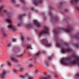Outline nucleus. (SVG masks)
I'll use <instances>...</instances> for the list:
<instances>
[{"label":"nucleus","instance_id":"f257e3e1","mask_svg":"<svg viewBox=\"0 0 79 79\" xmlns=\"http://www.w3.org/2000/svg\"><path fill=\"white\" fill-rule=\"evenodd\" d=\"M62 64H78L79 66V58L75 55L73 54L71 56L66 58H62L60 60Z\"/></svg>","mask_w":79,"mask_h":79},{"label":"nucleus","instance_id":"f03ea898","mask_svg":"<svg viewBox=\"0 0 79 79\" xmlns=\"http://www.w3.org/2000/svg\"><path fill=\"white\" fill-rule=\"evenodd\" d=\"M72 30H73L72 27L71 26H69L67 28H59V29L57 30H53V32L54 34H55L54 36L56 41H58V35H57V34L58 33L59 31H65V32H69L72 31Z\"/></svg>","mask_w":79,"mask_h":79},{"label":"nucleus","instance_id":"7ed1b4c3","mask_svg":"<svg viewBox=\"0 0 79 79\" xmlns=\"http://www.w3.org/2000/svg\"><path fill=\"white\" fill-rule=\"evenodd\" d=\"M4 7H5L4 5L0 6V16H2L5 14L7 15L9 19H6V21L9 24H11L12 21L10 18L12 16V14L8 12L6 10H4L3 11H2V9Z\"/></svg>","mask_w":79,"mask_h":79},{"label":"nucleus","instance_id":"20e7f679","mask_svg":"<svg viewBox=\"0 0 79 79\" xmlns=\"http://www.w3.org/2000/svg\"><path fill=\"white\" fill-rule=\"evenodd\" d=\"M41 42H42V43H43V44H45L46 47H50L52 45V44L50 43L47 44L48 42V40H47L46 39H43L41 40Z\"/></svg>","mask_w":79,"mask_h":79},{"label":"nucleus","instance_id":"39448f33","mask_svg":"<svg viewBox=\"0 0 79 79\" xmlns=\"http://www.w3.org/2000/svg\"><path fill=\"white\" fill-rule=\"evenodd\" d=\"M44 75L45 77H40L39 79H51V76L48 75L47 73H44Z\"/></svg>","mask_w":79,"mask_h":79},{"label":"nucleus","instance_id":"423d86ee","mask_svg":"<svg viewBox=\"0 0 79 79\" xmlns=\"http://www.w3.org/2000/svg\"><path fill=\"white\" fill-rule=\"evenodd\" d=\"M48 33V29L47 28H45L44 30L40 31L39 33V36L41 37L43 35L45 34Z\"/></svg>","mask_w":79,"mask_h":79},{"label":"nucleus","instance_id":"0eeeda50","mask_svg":"<svg viewBox=\"0 0 79 79\" xmlns=\"http://www.w3.org/2000/svg\"><path fill=\"white\" fill-rule=\"evenodd\" d=\"M0 29L3 37H7V34L5 33V29L4 28H1Z\"/></svg>","mask_w":79,"mask_h":79},{"label":"nucleus","instance_id":"6e6552de","mask_svg":"<svg viewBox=\"0 0 79 79\" xmlns=\"http://www.w3.org/2000/svg\"><path fill=\"white\" fill-rule=\"evenodd\" d=\"M61 52L62 53H64V52H71V49L69 48L66 49L63 48L61 49Z\"/></svg>","mask_w":79,"mask_h":79},{"label":"nucleus","instance_id":"1a4fd4ad","mask_svg":"<svg viewBox=\"0 0 79 79\" xmlns=\"http://www.w3.org/2000/svg\"><path fill=\"white\" fill-rule=\"evenodd\" d=\"M51 19H52L54 22H57L58 21V18L57 16H54L51 17Z\"/></svg>","mask_w":79,"mask_h":79},{"label":"nucleus","instance_id":"9d476101","mask_svg":"<svg viewBox=\"0 0 79 79\" xmlns=\"http://www.w3.org/2000/svg\"><path fill=\"white\" fill-rule=\"evenodd\" d=\"M34 24L35 25V26H36L38 27H40V25L39 24V22L37 20H34Z\"/></svg>","mask_w":79,"mask_h":79},{"label":"nucleus","instance_id":"9b49d317","mask_svg":"<svg viewBox=\"0 0 79 79\" xmlns=\"http://www.w3.org/2000/svg\"><path fill=\"white\" fill-rule=\"evenodd\" d=\"M8 28H9L10 29H12V30L14 31H16V29H15V28L13 25L10 24L8 25Z\"/></svg>","mask_w":79,"mask_h":79},{"label":"nucleus","instance_id":"f8f14e48","mask_svg":"<svg viewBox=\"0 0 79 79\" xmlns=\"http://www.w3.org/2000/svg\"><path fill=\"white\" fill-rule=\"evenodd\" d=\"M33 3L35 5H38V3H41L42 1L39 0H33Z\"/></svg>","mask_w":79,"mask_h":79},{"label":"nucleus","instance_id":"ddd939ff","mask_svg":"<svg viewBox=\"0 0 79 79\" xmlns=\"http://www.w3.org/2000/svg\"><path fill=\"white\" fill-rule=\"evenodd\" d=\"M11 60L13 62H15V63H17L19 61V60H18L15 58V57H11Z\"/></svg>","mask_w":79,"mask_h":79},{"label":"nucleus","instance_id":"4468645a","mask_svg":"<svg viewBox=\"0 0 79 79\" xmlns=\"http://www.w3.org/2000/svg\"><path fill=\"white\" fill-rule=\"evenodd\" d=\"M6 71H3L2 73H0V76H1V78H4L5 76L6 75Z\"/></svg>","mask_w":79,"mask_h":79},{"label":"nucleus","instance_id":"2eb2a0df","mask_svg":"<svg viewBox=\"0 0 79 79\" xmlns=\"http://www.w3.org/2000/svg\"><path fill=\"white\" fill-rule=\"evenodd\" d=\"M20 77L21 79H24L26 77H29V74L26 73L24 75H21L20 76Z\"/></svg>","mask_w":79,"mask_h":79},{"label":"nucleus","instance_id":"dca6fc26","mask_svg":"<svg viewBox=\"0 0 79 79\" xmlns=\"http://www.w3.org/2000/svg\"><path fill=\"white\" fill-rule=\"evenodd\" d=\"M49 14L50 16H52V13H51V11H52V9H53V7L50 6H49Z\"/></svg>","mask_w":79,"mask_h":79},{"label":"nucleus","instance_id":"f3484780","mask_svg":"<svg viewBox=\"0 0 79 79\" xmlns=\"http://www.w3.org/2000/svg\"><path fill=\"white\" fill-rule=\"evenodd\" d=\"M26 16V14H23L22 15H19L18 18H19L20 20H21V19H22V18H23V17H24V16Z\"/></svg>","mask_w":79,"mask_h":79},{"label":"nucleus","instance_id":"a211bd4d","mask_svg":"<svg viewBox=\"0 0 79 79\" xmlns=\"http://www.w3.org/2000/svg\"><path fill=\"white\" fill-rule=\"evenodd\" d=\"M26 28L27 29H29L30 28H32V25L30 24H27L26 25Z\"/></svg>","mask_w":79,"mask_h":79},{"label":"nucleus","instance_id":"6ab92c4d","mask_svg":"<svg viewBox=\"0 0 79 79\" xmlns=\"http://www.w3.org/2000/svg\"><path fill=\"white\" fill-rule=\"evenodd\" d=\"M41 53H42V52L40 51H39L35 55V57H38V56H39L40 54H41Z\"/></svg>","mask_w":79,"mask_h":79},{"label":"nucleus","instance_id":"aec40b11","mask_svg":"<svg viewBox=\"0 0 79 79\" xmlns=\"http://www.w3.org/2000/svg\"><path fill=\"white\" fill-rule=\"evenodd\" d=\"M79 1V0H71V2L72 4L74 3H77Z\"/></svg>","mask_w":79,"mask_h":79},{"label":"nucleus","instance_id":"412c9836","mask_svg":"<svg viewBox=\"0 0 79 79\" xmlns=\"http://www.w3.org/2000/svg\"><path fill=\"white\" fill-rule=\"evenodd\" d=\"M74 37L76 39H79V34H77L75 35Z\"/></svg>","mask_w":79,"mask_h":79},{"label":"nucleus","instance_id":"4be33fe9","mask_svg":"<svg viewBox=\"0 0 79 79\" xmlns=\"http://www.w3.org/2000/svg\"><path fill=\"white\" fill-rule=\"evenodd\" d=\"M28 49H32V48L31 47V45L28 44L27 47Z\"/></svg>","mask_w":79,"mask_h":79},{"label":"nucleus","instance_id":"5701e85b","mask_svg":"<svg viewBox=\"0 0 79 79\" xmlns=\"http://www.w3.org/2000/svg\"><path fill=\"white\" fill-rule=\"evenodd\" d=\"M54 77H55V78H59V76L56 73L54 74Z\"/></svg>","mask_w":79,"mask_h":79},{"label":"nucleus","instance_id":"b1692460","mask_svg":"<svg viewBox=\"0 0 79 79\" xmlns=\"http://www.w3.org/2000/svg\"><path fill=\"white\" fill-rule=\"evenodd\" d=\"M24 52L23 53L21 54L18 55H17V56H18V57L22 56L23 55V54H24V53H25V50H24Z\"/></svg>","mask_w":79,"mask_h":79},{"label":"nucleus","instance_id":"393cba45","mask_svg":"<svg viewBox=\"0 0 79 79\" xmlns=\"http://www.w3.org/2000/svg\"><path fill=\"white\" fill-rule=\"evenodd\" d=\"M6 63H7V64H8V65L9 66H11V63H10V62H7L6 61Z\"/></svg>","mask_w":79,"mask_h":79},{"label":"nucleus","instance_id":"a878e982","mask_svg":"<svg viewBox=\"0 0 79 79\" xmlns=\"http://www.w3.org/2000/svg\"><path fill=\"white\" fill-rule=\"evenodd\" d=\"M64 2L63 1L60 2V7H61V6H62V5H63V4H64Z\"/></svg>","mask_w":79,"mask_h":79},{"label":"nucleus","instance_id":"bb28decb","mask_svg":"<svg viewBox=\"0 0 79 79\" xmlns=\"http://www.w3.org/2000/svg\"><path fill=\"white\" fill-rule=\"evenodd\" d=\"M23 70H24V69L22 67V68H20L19 70V71H20V72H21L23 71Z\"/></svg>","mask_w":79,"mask_h":79},{"label":"nucleus","instance_id":"cd10ccee","mask_svg":"<svg viewBox=\"0 0 79 79\" xmlns=\"http://www.w3.org/2000/svg\"><path fill=\"white\" fill-rule=\"evenodd\" d=\"M13 52L14 53H16V52H18V50H17V49H15V48H14L13 49Z\"/></svg>","mask_w":79,"mask_h":79},{"label":"nucleus","instance_id":"c85d7f7f","mask_svg":"<svg viewBox=\"0 0 79 79\" xmlns=\"http://www.w3.org/2000/svg\"><path fill=\"white\" fill-rule=\"evenodd\" d=\"M23 23H19L17 25V26H21L23 25Z\"/></svg>","mask_w":79,"mask_h":79},{"label":"nucleus","instance_id":"c756f323","mask_svg":"<svg viewBox=\"0 0 79 79\" xmlns=\"http://www.w3.org/2000/svg\"><path fill=\"white\" fill-rule=\"evenodd\" d=\"M68 9H65L64 10V11L65 13H68Z\"/></svg>","mask_w":79,"mask_h":79},{"label":"nucleus","instance_id":"7c9ffc66","mask_svg":"<svg viewBox=\"0 0 79 79\" xmlns=\"http://www.w3.org/2000/svg\"><path fill=\"white\" fill-rule=\"evenodd\" d=\"M74 46L75 47H78L79 45L77 44H73Z\"/></svg>","mask_w":79,"mask_h":79},{"label":"nucleus","instance_id":"2f4dec72","mask_svg":"<svg viewBox=\"0 0 79 79\" xmlns=\"http://www.w3.org/2000/svg\"><path fill=\"white\" fill-rule=\"evenodd\" d=\"M28 79H34V77L33 76H29L28 77Z\"/></svg>","mask_w":79,"mask_h":79},{"label":"nucleus","instance_id":"473e14b6","mask_svg":"<svg viewBox=\"0 0 79 79\" xmlns=\"http://www.w3.org/2000/svg\"><path fill=\"white\" fill-rule=\"evenodd\" d=\"M64 19L65 21H69V19H68V18H64Z\"/></svg>","mask_w":79,"mask_h":79},{"label":"nucleus","instance_id":"72a5a7b5","mask_svg":"<svg viewBox=\"0 0 79 79\" xmlns=\"http://www.w3.org/2000/svg\"><path fill=\"white\" fill-rule=\"evenodd\" d=\"M60 44H59L58 43H56V46L57 47H60Z\"/></svg>","mask_w":79,"mask_h":79},{"label":"nucleus","instance_id":"f704fd0d","mask_svg":"<svg viewBox=\"0 0 79 79\" xmlns=\"http://www.w3.org/2000/svg\"><path fill=\"white\" fill-rule=\"evenodd\" d=\"M75 8L76 10H77V11H79V7L78 6H76Z\"/></svg>","mask_w":79,"mask_h":79},{"label":"nucleus","instance_id":"c9c22d12","mask_svg":"<svg viewBox=\"0 0 79 79\" xmlns=\"http://www.w3.org/2000/svg\"><path fill=\"white\" fill-rule=\"evenodd\" d=\"M21 39L23 42H24V37H23L22 36L21 37Z\"/></svg>","mask_w":79,"mask_h":79},{"label":"nucleus","instance_id":"e433bc0d","mask_svg":"<svg viewBox=\"0 0 79 79\" xmlns=\"http://www.w3.org/2000/svg\"><path fill=\"white\" fill-rule=\"evenodd\" d=\"M35 73L36 74L38 73H39V70H38L37 69H36L35 70Z\"/></svg>","mask_w":79,"mask_h":79},{"label":"nucleus","instance_id":"4c0bfd02","mask_svg":"<svg viewBox=\"0 0 79 79\" xmlns=\"http://www.w3.org/2000/svg\"><path fill=\"white\" fill-rule=\"evenodd\" d=\"M21 2H22L23 4H25V2L24 1V0H20Z\"/></svg>","mask_w":79,"mask_h":79},{"label":"nucleus","instance_id":"58836bf2","mask_svg":"<svg viewBox=\"0 0 79 79\" xmlns=\"http://www.w3.org/2000/svg\"><path fill=\"white\" fill-rule=\"evenodd\" d=\"M64 45H65V46H68L69 44L66 43H64Z\"/></svg>","mask_w":79,"mask_h":79},{"label":"nucleus","instance_id":"ea45409f","mask_svg":"<svg viewBox=\"0 0 79 79\" xmlns=\"http://www.w3.org/2000/svg\"><path fill=\"white\" fill-rule=\"evenodd\" d=\"M78 77H79V73H77L76 74V77L77 78Z\"/></svg>","mask_w":79,"mask_h":79},{"label":"nucleus","instance_id":"a19ab883","mask_svg":"<svg viewBox=\"0 0 79 79\" xmlns=\"http://www.w3.org/2000/svg\"><path fill=\"white\" fill-rule=\"evenodd\" d=\"M45 64H46V66H49V64H48V62H46Z\"/></svg>","mask_w":79,"mask_h":79},{"label":"nucleus","instance_id":"79ce46f5","mask_svg":"<svg viewBox=\"0 0 79 79\" xmlns=\"http://www.w3.org/2000/svg\"><path fill=\"white\" fill-rule=\"evenodd\" d=\"M12 40H13V42H16V40L15 38L13 39Z\"/></svg>","mask_w":79,"mask_h":79},{"label":"nucleus","instance_id":"37998d69","mask_svg":"<svg viewBox=\"0 0 79 79\" xmlns=\"http://www.w3.org/2000/svg\"><path fill=\"white\" fill-rule=\"evenodd\" d=\"M34 66V65H32V64H30L29 65V67H32Z\"/></svg>","mask_w":79,"mask_h":79},{"label":"nucleus","instance_id":"c03bdc74","mask_svg":"<svg viewBox=\"0 0 79 79\" xmlns=\"http://www.w3.org/2000/svg\"><path fill=\"white\" fill-rule=\"evenodd\" d=\"M7 45L8 47H10V46L11 45V44H7Z\"/></svg>","mask_w":79,"mask_h":79},{"label":"nucleus","instance_id":"a18cd8bd","mask_svg":"<svg viewBox=\"0 0 79 79\" xmlns=\"http://www.w3.org/2000/svg\"><path fill=\"white\" fill-rule=\"evenodd\" d=\"M52 56H50L48 57V60H51V59H52Z\"/></svg>","mask_w":79,"mask_h":79},{"label":"nucleus","instance_id":"49530a36","mask_svg":"<svg viewBox=\"0 0 79 79\" xmlns=\"http://www.w3.org/2000/svg\"><path fill=\"white\" fill-rule=\"evenodd\" d=\"M11 1L12 3H15V2H16L15 0H11Z\"/></svg>","mask_w":79,"mask_h":79},{"label":"nucleus","instance_id":"de8ad7c7","mask_svg":"<svg viewBox=\"0 0 79 79\" xmlns=\"http://www.w3.org/2000/svg\"><path fill=\"white\" fill-rule=\"evenodd\" d=\"M31 10H32V11H34V7H31Z\"/></svg>","mask_w":79,"mask_h":79},{"label":"nucleus","instance_id":"09e8293b","mask_svg":"<svg viewBox=\"0 0 79 79\" xmlns=\"http://www.w3.org/2000/svg\"><path fill=\"white\" fill-rule=\"evenodd\" d=\"M27 40L29 41V40H31V38H30L27 37Z\"/></svg>","mask_w":79,"mask_h":79},{"label":"nucleus","instance_id":"8fccbe9b","mask_svg":"<svg viewBox=\"0 0 79 79\" xmlns=\"http://www.w3.org/2000/svg\"><path fill=\"white\" fill-rule=\"evenodd\" d=\"M33 60L32 59V58H31L30 60V62H32Z\"/></svg>","mask_w":79,"mask_h":79},{"label":"nucleus","instance_id":"3c124183","mask_svg":"<svg viewBox=\"0 0 79 79\" xmlns=\"http://www.w3.org/2000/svg\"><path fill=\"white\" fill-rule=\"evenodd\" d=\"M29 56H32V54L30 53H28Z\"/></svg>","mask_w":79,"mask_h":79},{"label":"nucleus","instance_id":"603ef678","mask_svg":"<svg viewBox=\"0 0 79 79\" xmlns=\"http://www.w3.org/2000/svg\"><path fill=\"white\" fill-rule=\"evenodd\" d=\"M3 66H4V64H2L1 65V68L3 67Z\"/></svg>","mask_w":79,"mask_h":79},{"label":"nucleus","instance_id":"864d4df0","mask_svg":"<svg viewBox=\"0 0 79 79\" xmlns=\"http://www.w3.org/2000/svg\"><path fill=\"white\" fill-rule=\"evenodd\" d=\"M43 53L44 54H45V53H46V52H45V51H43Z\"/></svg>","mask_w":79,"mask_h":79},{"label":"nucleus","instance_id":"5fc2aeb1","mask_svg":"<svg viewBox=\"0 0 79 79\" xmlns=\"http://www.w3.org/2000/svg\"><path fill=\"white\" fill-rule=\"evenodd\" d=\"M14 72V73H16V70L14 69L13 70Z\"/></svg>","mask_w":79,"mask_h":79},{"label":"nucleus","instance_id":"6e6d98bb","mask_svg":"<svg viewBox=\"0 0 79 79\" xmlns=\"http://www.w3.org/2000/svg\"><path fill=\"white\" fill-rule=\"evenodd\" d=\"M23 10H27V8H23Z\"/></svg>","mask_w":79,"mask_h":79},{"label":"nucleus","instance_id":"4d7b16f0","mask_svg":"<svg viewBox=\"0 0 79 79\" xmlns=\"http://www.w3.org/2000/svg\"><path fill=\"white\" fill-rule=\"evenodd\" d=\"M46 19V18H45V17L44 18V20L45 21Z\"/></svg>","mask_w":79,"mask_h":79}]
</instances>
